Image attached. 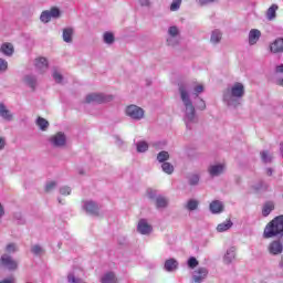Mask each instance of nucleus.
Here are the masks:
<instances>
[{
    "instance_id": "nucleus-1",
    "label": "nucleus",
    "mask_w": 283,
    "mask_h": 283,
    "mask_svg": "<svg viewBox=\"0 0 283 283\" xmlns=\"http://www.w3.org/2000/svg\"><path fill=\"white\" fill-rule=\"evenodd\" d=\"M263 238H283V216H279L270 221L263 231Z\"/></svg>"
},
{
    "instance_id": "nucleus-33",
    "label": "nucleus",
    "mask_w": 283,
    "mask_h": 283,
    "mask_svg": "<svg viewBox=\"0 0 283 283\" xmlns=\"http://www.w3.org/2000/svg\"><path fill=\"white\" fill-rule=\"evenodd\" d=\"M156 207L157 209H164V207H167V199L165 197H158L156 199Z\"/></svg>"
},
{
    "instance_id": "nucleus-18",
    "label": "nucleus",
    "mask_w": 283,
    "mask_h": 283,
    "mask_svg": "<svg viewBox=\"0 0 283 283\" xmlns=\"http://www.w3.org/2000/svg\"><path fill=\"white\" fill-rule=\"evenodd\" d=\"M208 171L210 176H220V174L224 171V165L220 164V165L210 166Z\"/></svg>"
},
{
    "instance_id": "nucleus-26",
    "label": "nucleus",
    "mask_w": 283,
    "mask_h": 283,
    "mask_svg": "<svg viewBox=\"0 0 283 283\" xmlns=\"http://www.w3.org/2000/svg\"><path fill=\"white\" fill-rule=\"evenodd\" d=\"M232 260H235V248H230L227 251V254L224 256V261L229 264L232 262Z\"/></svg>"
},
{
    "instance_id": "nucleus-37",
    "label": "nucleus",
    "mask_w": 283,
    "mask_h": 283,
    "mask_svg": "<svg viewBox=\"0 0 283 283\" xmlns=\"http://www.w3.org/2000/svg\"><path fill=\"white\" fill-rule=\"evenodd\" d=\"M261 160H263L264 163H271V160H273V157L269 155V151L264 150L261 153Z\"/></svg>"
},
{
    "instance_id": "nucleus-52",
    "label": "nucleus",
    "mask_w": 283,
    "mask_h": 283,
    "mask_svg": "<svg viewBox=\"0 0 283 283\" xmlns=\"http://www.w3.org/2000/svg\"><path fill=\"white\" fill-rule=\"evenodd\" d=\"M266 174H268V176H273V169L268 168V169H266Z\"/></svg>"
},
{
    "instance_id": "nucleus-9",
    "label": "nucleus",
    "mask_w": 283,
    "mask_h": 283,
    "mask_svg": "<svg viewBox=\"0 0 283 283\" xmlns=\"http://www.w3.org/2000/svg\"><path fill=\"white\" fill-rule=\"evenodd\" d=\"M50 143L53 144V147H64L66 143L65 134L56 133L50 138Z\"/></svg>"
},
{
    "instance_id": "nucleus-43",
    "label": "nucleus",
    "mask_w": 283,
    "mask_h": 283,
    "mask_svg": "<svg viewBox=\"0 0 283 283\" xmlns=\"http://www.w3.org/2000/svg\"><path fill=\"white\" fill-rule=\"evenodd\" d=\"M15 251H17V245H14V243H9L6 247V252L7 253H15Z\"/></svg>"
},
{
    "instance_id": "nucleus-5",
    "label": "nucleus",
    "mask_w": 283,
    "mask_h": 283,
    "mask_svg": "<svg viewBox=\"0 0 283 283\" xmlns=\"http://www.w3.org/2000/svg\"><path fill=\"white\" fill-rule=\"evenodd\" d=\"M0 266L7 269L8 271H17L19 263L10 254H2L0 258Z\"/></svg>"
},
{
    "instance_id": "nucleus-16",
    "label": "nucleus",
    "mask_w": 283,
    "mask_h": 283,
    "mask_svg": "<svg viewBox=\"0 0 283 283\" xmlns=\"http://www.w3.org/2000/svg\"><path fill=\"white\" fill-rule=\"evenodd\" d=\"M207 275H209V271H207L205 268H199L197 274L193 276V280L196 283H200L202 280H205V277H207Z\"/></svg>"
},
{
    "instance_id": "nucleus-17",
    "label": "nucleus",
    "mask_w": 283,
    "mask_h": 283,
    "mask_svg": "<svg viewBox=\"0 0 283 283\" xmlns=\"http://www.w3.org/2000/svg\"><path fill=\"white\" fill-rule=\"evenodd\" d=\"M0 116L4 120H12V113H10V109L3 103H0Z\"/></svg>"
},
{
    "instance_id": "nucleus-10",
    "label": "nucleus",
    "mask_w": 283,
    "mask_h": 283,
    "mask_svg": "<svg viewBox=\"0 0 283 283\" xmlns=\"http://www.w3.org/2000/svg\"><path fill=\"white\" fill-rule=\"evenodd\" d=\"M137 230L142 233V235H148V233H151V226L147 223V220L140 219L137 226Z\"/></svg>"
},
{
    "instance_id": "nucleus-25",
    "label": "nucleus",
    "mask_w": 283,
    "mask_h": 283,
    "mask_svg": "<svg viewBox=\"0 0 283 283\" xmlns=\"http://www.w3.org/2000/svg\"><path fill=\"white\" fill-rule=\"evenodd\" d=\"M36 125L40 127V129H42V132H45V129L50 127V123L43 117H38Z\"/></svg>"
},
{
    "instance_id": "nucleus-38",
    "label": "nucleus",
    "mask_w": 283,
    "mask_h": 283,
    "mask_svg": "<svg viewBox=\"0 0 283 283\" xmlns=\"http://www.w3.org/2000/svg\"><path fill=\"white\" fill-rule=\"evenodd\" d=\"M25 82L28 83V85H30V87H32V90L36 87V80L33 76H27Z\"/></svg>"
},
{
    "instance_id": "nucleus-31",
    "label": "nucleus",
    "mask_w": 283,
    "mask_h": 283,
    "mask_svg": "<svg viewBox=\"0 0 283 283\" xmlns=\"http://www.w3.org/2000/svg\"><path fill=\"white\" fill-rule=\"evenodd\" d=\"M186 208L188 209V211H196V209H198V200L190 199L187 202Z\"/></svg>"
},
{
    "instance_id": "nucleus-39",
    "label": "nucleus",
    "mask_w": 283,
    "mask_h": 283,
    "mask_svg": "<svg viewBox=\"0 0 283 283\" xmlns=\"http://www.w3.org/2000/svg\"><path fill=\"white\" fill-rule=\"evenodd\" d=\"M60 193H61L62 196H70V195L72 193V188H71V187H67V186L62 187V188L60 189Z\"/></svg>"
},
{
    "instance_id": "nucleus-47",
    "label": "nucleus",
    "mask_w": 283,
    "mask_h": 283,
    "mask_svg": "<svg viewBox=\"0 0 283 283\" xmlns=\"http://www.w3.org/2000/svg\"><path fill=\"white\" fill-rule=\"evenodd\" d=\"M195 92L196 95L198 96V94H202V92H205V86H202V84H199L195 87Z\"/></svg>"
},
{
    "instance_id": "nucleus-24",
    "label": "nucleus",
    "mask_w": 283,
    "mask_h": 283,
    "mask_svg": "<svg viewBox=\"0 0 283 283\" xmlns=\"http://www.w3.org/2000/svg\"><path fill=\"white\" fill-rule=\"evenodd\" d=\"M277 9H279L277 4H272V6L268 9V11H266V17H268L269 21H273V19H275Z\"/></svg>"
},
{
    "instance_id": "nucleus-51",
    "label": "nucleus",
    "mask_w": 283,
    "mask_h": 283,
    "mask_svg": "<svg viewBox=\"0 0 283 283\" xmlns=\"http://www.w3.org/2000/svg\"><path fill=\"white\" fill-rule=\"evenodd\" d=\"M6 147V140L3 138H0V149H3Z\"/></svg>"
},
{
    "instance_id": "nucleus-44",
    "label": "nucleus",
    "mask_w": 283,
    "mask_h": 283,
    "mask_svg": "<svg viewBox=\"0 0 283 283\" xmlns=\"http://www.w3.org/2000/svg\"><path fill=\"white\" fill-rule=\"evenodd\" d=\"M8 70V62L0 57V72H6Z\"/></svg>"
},
{
    "instance_id": "nucleus-4",
    "label": "nucleus",
    "mask_w": 283,
    "mask_h": 283,
    "mask_svg": "<svg viewBox=\"0 0 283 283\" xmlns=\"http://www.w3.org/2000/svg\"><path fill=\"white\" fill-rule=\"evenodd\" d=\"M114 96L112 95H103L101 93H92L88 94L85 98V103H109V101H113Z\"/></svg>"
},
{
    "instance_id": "nucleus-29",
    "label": "nucleus",
    "mask_w": 283,
    "mask_h": 283,
    "mask_svg": "<svg viewBox=\"0 0 283 283\" xmlns=\"http://www.w3.org/2000/svg\"><path fill=\"white\" fill-rule=\"evenodd\" d=\"M180 6H182V0H172L170 4V12H178V10H180Z\"/></svg>"
},
{
    "instance_id": "nucleus-7",
    "label": "nucleus",
    "mask_w": 283,
    "mask_h": 283,
    "mask_svg": "<svg viewBox=\"0 0 283 283\" xmlns=\"http://www.w3.org/2000/svg\"><path fill=\"white\" fill-rule=\"evenodd\" d=\"M59 17H61V10H59L56 7H53L49 11H43L40 15V20L42 23H50L52 19H59Z\"/></svg>"
},
{
    "instance_id": "nucleus-6",
    "label": "nucleus",
    "mask_w": 283,
    "mask_h": 283,
    "mask_svg": "<svg viewBox=\"0 0 283 283\" xmlns=\"http://www.w3.org/2000/svg\"><path fill=\"white\" fill-rule=\"evenodd\" d=\"M126 116H129L134 120H140L145 117V111L137 105H129L126 107Z\"/></svg>"
},
{
    "instance_id": "nucleus-30",
    "label": "nucleus",
    "mask_w": 283,
    "mask_h": 283,
    "mask_svg": "<svg viewBox=\"0 0 283 283\" xmlns=\"http://www.w3.org/2000/svg\"><path fill=\"white\" fill-rule=\"evenodd\" d=\"M147 149H149V144H147V142L137 143V151L139 154L147 151Z\"/></svg>"
},
{
    "instance_id": "nucleus-12",
    "label": "nucleus",
    "mask_w": 283,
    "mask_h": 283,
    "mask_svg": "<svg viewBox=\"0 0 283 283\" xmlns=\"http://www.w3.org/2000/svg\"><path fill=\"white\" fill-rule=\"evenodd\" d=\"M260 36H262V32L258 29H252L249 33L250 45H255V43H258V41H260Z\"/></svg>"
},
{
    "instance_id": "nucleus-50",
    "label": "nucleus",
    "mask_w": 283,
    "mask_h": 283,
    "mask_svg": "<svg viewBox=\"0 0 283 283\" xmlns=\"http://www.w3.org/2000/svg\"><path fill=\"white\" fill-rule=\"evenodd\" d=\"M0 283H14V276H10L9 279L1 281Z\"/></svg>"
},
{
    "instance_id": "nucleus-28",
    "label": "nucleus",
    "mask_w": 283,
    "mask_h": 283,
    "mask_svg": "<svg viewBox=\"0 0 283 283\" xmlns=\"http://www.w3.org/2000/svg\"><path fill=\"white\" fill-rule=\"evenodd\" d=\"M273 209H275V205H273V202H266L262 209L264 218H266V216H269Z\"/></svg>"
},
{
    "instance_id": "nucleus-55",
    "label": "nucleus",
    "mask_w": 283,
    "mask_h": 283,
    "mask_svg": "<svg viewBox=\"0 0 283 283\" xmlns=\"http://www.w3.org/2000/svg\"><path fill=\"white\" fill-rule=\"evenodd\" d=\"M208 1H217V0H208Z\"/></svg>"
},
{
    "instance_id": "nucleus-15",
    "label": "nucleus",
    "mask_w": 283,
    "mask_h": 283,
    "mask_svg": "<svg viewBox=\"0 0 283 283\" xmlns=\"http://www.w3.org/2000/svg\"><path fill=\"white\" fill-rule=\"evenodd\" d=\"M211 213H222L224 211V205H222L219 200H214L210 203Z\"/></svg>"
},
{
    "instance_id": "nucleus-20",
    "label": "nucleus",
    "mask_w": 283,
    "mask_h": 283,
    "mask_svg": "<svg viewBox=\"0 0 283 283\" xmlns=\"http://www.w3.org/2000/svg\"><path fill=\"white\" fill-rule=\"evenodd\" d=\"M232 227H233V222H231V219H229L223 223H219L217 226V231H219V233H222L224 231H229V229H231Z\"/></svg>"
},
{
    "instance_id": "nucleus-53",
    "label": "nucleus",
    "mask_w": 283,
    "mask_h": 283,
    "mask_svg": "<svg viewBox=\"0 0 283 283\" xmlns=\"http://www.w3.org/2000/svg\"><path fill=\"white\" fill-rule=\"evenodd\" d=\"M4 211H3V206H1L0 203V218L3 216Z\"/></svg>"
},
{
    "instance_id": "nucleus-42",
    "label": "nucleus",
    "mask_w": 283,
    "mask_h": 283,
    "mask_svg": "<svg viewBox=\"0 0 283 283\" xmlns=\"http://www.w3.org/2000/svg\"><path fill=\"white\" fill-rule=\"evenodd\" d=\"M168 34L170 36H178L179 34L178 27H170L168 30Z\"/></svg>"
},
{
    "instance_id": "nucleus-54",
    "label": "nucleus",
    "mask_w": 283,
    "mask_h": 283,
    "mask_svg": "<svg viewBox=\"0 0 283 283\" xmlns=\"http://www.w3.org/2000/svg\"><path fill=\"white\" fill-rule=\"evenodd\" d=\"M280 266H281V269H283V256L281 259Z\"/></svg>"
},
{
    "instance_id": "nucleus-19",
    "label": "nucleus",
    "mask_w": 283,
    "mask_h": 283,
    "mask_svg": "<svg viewBox=\"0 0 283 283\" xmlns=\"http://www.w3.org/2000/svg\"><path fill=\"white\" fill-rule=\"evenodd\" d=\"M102 283H117L118 279H116V274L113 272H108L104 274V276L101 279Z\"/></svg>"
},
{
    "instance_id": "nucleus-45",
    "label": "nucleus",
    "mask_w": 283,
    "mask_h": 283,
    "mask_svg": "<svg viewBox=\"0 0 283 283\" xmlns=\"http://www.w3.org/2000/svg\"><path fill=\"white\" fill-rule=\"evenodd\" d=\"M53 78L56 81V83H61L63 81V75H61L59 72H54Z\"/></svg>"
},
{
    "instance_id": "nucleus-13",
    "label": "nucleus",
    "mask_w": 283,
    "mask_h": 283,
    "mask_svg": "<svg viewBox=\"0 0 283 283\" xmlns=\"http://www.w3.org/2000/svg\"><path fill=\"white\" fill-rule=\"evenodd\" d=\"M271 52L273 54H280V52H283V39L279 38L276 39L271 45H270Z\"/></svg>"
},
{
    "instance_id": "nucleus-48",
    "label": "nucleus",
    "mask_w": 283,
    "mask_h": 283,
    "mask_svg": "<svg viewBox=\"0 0 283 283\" xmlns=\"http://www.w3.org/2000/svg\"><path fill=\"white\" fill-rule=\"evenodd\" d=\"M200 178L198 177V175H193L190 179V185H198Z\"/></svg>"
},
{
    "instance_id": "nucleus-32",
    "label": "nucleus",
    "mask_w": 283,
    "mask_h": 283,
    "mask_svg": "<svg viewBox=\"0 0 283 283\" xmlns=\"http://www.w3.org/2000/svg\"><path fill=\"white\" fill-rule=\"evenodd\" d=\"M161 169H163V171H165V174H174V165H171L170 163H164L163 165H161Z\"/></svg>"
},
{
    "instance_id": "nucleus-49",
    "label": "nucleus",
    "mask_w": 283,
    "mask_h": 283,
    "mask_svg": "<svg viewBox=\"0 0 283 283\" xmlns=\"http://www.w3.org/2000/svg\"><path fill=\"white\" fill-rule=\"evenodd\" d=\"M198 107L201 111L207 109V104L205 103V99H200Z\"/></svg>"
},
{
    "instance_id": "nucleus-46",
    "label": "nucleus",
    "mask_w": 283,
    "mask_h": 283,
    "mask_svg": "<svg viewBox=\"0 0 283 283\" xmlns=\"http://www.w3.org/2000/svg\"><path fill=\"white\" fill-rule=\"evenodd\" d=\"M54 187H56V181H51L45 186V191H52V189H54Z\"/></svg>"
},
{
    "instance_id": "nucleus-35",
    "label": "nucleus",
    "mask_w": 283,
    "mask_h": 283,
    "mask_svg": "<svg viewBox=\"0 0 283 283\" xmlns=\"http://www.w3.org/2000/svg\"><path fill=\"white\" fill-rule=\"evenodd\" d=\"M169 158V153L168 151H160L158 155H157V160L158 163H166V160Z\"/></svg>"
},
{
    "instance_id": "nucleus-27",
    "label": "nucleus",
    "mask_w": 283,
    "mask_h": 283,
    "mask_svg": "<svg viewBox=\"0 0 283 283\" xmlns=\"http://www.w3.org/2000/svg\"><path fill=\"white\" fill-rule=\"evenodd\" d=\"M211 43H220L222 41V32L214 30L210 38Z\"/></svg>"
},
{
    "instance_id": "nucleus-3",
    "label": "nucleus",
    "mask_w": 283,
    "mask_h": 283,
    "mask_svg": "<svg viewBox=\"0 0 283 283\" xmlns=\"http://www.w3.org/2000/svg\"><path fill=\"white\" fill-rule=\"evenodd\" d=\"M244 96V84L237 82L232 87L227 88L223 93V98L228 103H231L232 98H242Z\"/></svg>"
},
{
    "instance_id": "nucleus-23",
    "label": "nucleus",
    "mask_w": 283,
    "mask_h": 283,
    "mask_svg": "<svg viewBox=\"0 0 283 283\" xmlns=\"http://www.w3.org/2000/svg\"><path fill=\"white\" fill-rule=\"evenodd\" d=\"M74 34L73 28H66L63 30V41L65 43H72V35Z\"/></svg>"
},
{
    "instance_id": "nucleus-8",
    "label": "nucleus",
    "mask_w": 283,
    "mask_h": 283,
    "mask_svg": "<svg viewBox=\"0 0 283 283\" xmlns=\"http://www.w3.org/2000/svg\"><path fill=\"white\" fill-rule=\"evenodd\" d=\"M269 253L271 255H280L283 252V245L280 240L272 241L268 247Z\"/></svg>"
},
{
    "instance_id": "nucleus-2",
    "label": "nucleus",
    "mask_w": 283,
    "mask_h": 283,
    "mask_svg": "<svg viewBox=\"0 0 283 283\" xmlns=\"http://www.w3.org/2000/svg\"><path fill=\"white\" fill-rule=\"evenodd\" d=\"M179 93L187 111L186 117L191 123L196 118V107H193V103L189 99V93H187L185 86L179 87Z\"/></svg>"
},
{
    "instance_id": "nucleus-21",
    "label": "nucleus",
    "mask_w": 283,
    "mask_h": 283,
    "mask_svg": "<svg viewBox=\"0 0 283 283\" xmlns=\"http://www.w3.org/2000/svg\"><path fill=\"white\" fill-rule=\"evenodd\" d=\"M35 67L42 72V70H48V59L38 57L35 59Z\"/></svg>"
},
{
    "instance_id": "nucleus-22",
    "label": "nucleus",
    "mask_w": 283,
    "mask_h": 283,
    "mask_svg": "<svg viewBox=\"0 0 283 283\" xmlns=\"http://www.w3.org/2000/svg\"><path fill=\"white\" fill-rule=\"evenodd\" d=\"M164 266L168 272L176 271L178 269V261L176 259H169L165 262Z\"/></svg>"
},
{
    "instance_id": "nucleus-41",
    "label": "nucleus",
    "mask_w": 283,
    "mask_h": 283,
    "mask_svg": "<svg viewBox=\"0 0 283 283\" xmlns=\"http://www.w3.org/2000/svg\"><path fill=\"white\" fill-rule=\"evenodd\" d=\"M31 251L32 253H34V255H41V253H43V249L41 248V245H33Z\"/></svg>"
},
{
    "instance_id": "nucleus-14",
    "label": "nucleus",
    "mask_w": 283,
    "mask_h": 283,
    "mask_svg": "<svg viewBox=\"0 0 283 283\" xmlns=\"http://www.w3.org/2000/svg\"><path fill=\"white\" fill-rule=\"evenodd\" d=\"M0 52L4 54V56H12V54H14V45L10 42H6L1 45Z\"/></svg>"
},
{
    "instance_id": "nucleus-11",
    "label": "nucleus",
    "mask_w": 283,
    "mask_h": 283,
    "mask_svg": "<svg viewBox=\"0 0 283 283\" xmlns=\"http://www.w3.org/2000/svg\"><path fill=\"white\" fill-rule=\"evenodd\" d=\"M84 210L91 216H98V206L94 201H86L84 203Z\"/></svg>"
},
{
    "instance_id": "nucleus-36",
    "label": "nucleus",
    "mask_w": 283,
    "mask_h": 283,
    "mask_svg": "<svg viewBox=\"0 0 283 283\" xmlns=\"http://www.w3.org/2000/svg\"><path fill=\"white\" fill-rule=\"evenodd\" d=\"M114 42V33L106 32L104 33V43L112 44Z\"/></svg>"
},
{
    "instance_id": "nucleus-40",
    "label": "nucleus",
    "mask_w": 283,
    "mask_h": 283,
    "mask_svg": "<svg viewBox=\"0 0 283 283\" xmlns=\"http://www.w3.org/2000/svg\"><path fill=\"white\" fill-rule=\"evenodd\" d=\"M188 266L190 269H196V266H198V259L191 256L189 260H188Z\"/></svg>"
},
{
    "instance_id": "nucleus-34",
    "label": "nucleus",
    "mask_w": 283,
    "mask_h": 283,
    "mask_svg": "<svg viewBox=\"0 0 283 283\" xmlns=\"http://www.w3.org/2000/svg\"><path fill=\"white\" fill-rule=\"evenodd\" d=\"M276 73L281 74V77L276 81V85H280V87H283V64L276 66Z\"/></svg>"
}]
</instances>
